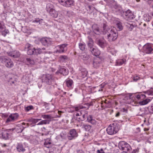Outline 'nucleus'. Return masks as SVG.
<instances>
[{
	"label": "nucleus",
	"mask_w": 153,
	"mask_h": 153,
	"mask_svg": "<svg viewBox=\"0 0 153 153\" xmlns=\"http://www.w3.org/2000/svg\"><path fill=\"white\" fill-rule=\"evenodd\" d=\"M42 52V51L41 49L40 48H35V54H40Z\"/></svg>",
	"instance_id": "45"
},
{
	"label": "nucleus",
	"mask_w": 153,
	"mask_h": 153,
	"mask_svg": "<svg viewBox=\"0 0 153 153\" xmlns=\"http://www.w3.org/2000/svg\"><path fill=\"white\" fill-rule=\"evenodd\" d=\"M11 129L3 130L0 132V137L4 140L8 139L9 134L8 132Z\"/></svg>",
	"instance_id": "13"
},
{
	"label": "nucleus",
	"mask_w": 153,
	"mask_h": 153,
	"mask_svg": "<svg viewBox=\"0 0 153 153\" xmlns=\"http://www.w3.org/2000/svg\"><path fill=\"white\" fill-rule=\"evenodd\" d=\"M97 153H104V152L102 149H101L100 151L99 150H97Z\"/></svg>",
	"instance_id": "59"
},
{
	"label": "nucleus",
	"mask_w": 153,
	"mask_h": 153,
	"mask_svg": "<svg viewBox=\"0 0 153 153\" xmlns=\"http://www.w3.org/2000/svg\"><path fill=\"white\" fill-rule=\"evenodd\" d=\"M140 79V77L138 76H136L133 77V80L134 82H137L138 80Z\"/></svg>",
	"instance_id": "50"
},
{
	"label": "nucleus",
	"mask_w": 153,
	"mask_h": 153,
	"mask_svg": "<svg viewBox=\"0 0 153 153\" xmlns=\"http://www.w3.org/2000/svg\"><path fill=\"white\" fill-rule=\"evenodd\" d=\"M101 61L100 58H98L94 60L93 62V65L94 68H97L101 65Z\"/></svg>",
	"instance_id": "18"
},
{
	"label": "nucleus",
	"mask_w": 153,
	"mask_h": 153,
	"mask_svg": "<svg viewBox=\"0 0 153 153\" xmlns=\"http://www.w3.org/2000/svg\"><path fill=\"white\" fill-rule=\"evenodd\" d=\"M59 72L61 74H62L64 76H66L68 74V70L64 68H61L59 69Z\"/></svg>",
	"instance_id": "27"
},
{
	"label": "nucleus",
	"mask_w": 153,
	"mask_h": 153,
	"mask_svg": "<svg viewBox=\"0 0 153 153\" xmlns=\"http://www.w3.org/2000/svg\"><path fill=\"white\" fill-rule=\"evenodd\" d=\"M26 60L28 63L30 65H33L34 64V61L33 59L30 58H27Z\"/></svg>",
	"instance_id": "44"
},
{
	"label": "nucleus",
	"mask_w": 153,
	"mask_h": 153,
	"mask_svg": "<svg viewBox=\"0 0 153 153\" xmlns=\"http://www.w3.org/2000/svg\"><path fill=\"white\" fill-rule=\"evenodd\" d=\"M125 25L127 28L130 31H131L134 27V26L131 22H130L129 23L126 22Z\"/></svg>",
	"instance_id": "29"
},
{
	"label": "nucleus",
	"mask_w": 153,
	"mask_h": 153,
	"mask_svg": "<svg viewBox=\"0 0 153 153\" xmlns=\"http://www.w3.org/2000/svg\"><path fill=\"white\" fill-rule=\"evenodd\" d=\"M68 59V57L65 55L60 56L59 57V60L61 62H65Z\"/></svg>",
	"instance_id": "32"
},
{
	"label": "nucleus",
	"mask_w": 153,
	"mask_h": 153,
	"mask_svg": "<svg viewBox=\"0 0 153 153\" xmlns=\"http://www.w3.org/2000/svg\"><path fill=\"white\" fill-rule=\"evenodd\" d=\"M78 134L76 130L73 129L71 130L68 135V138L69 140H71L74 139L78 136Z\"/></svg>",
	"instance_id": "11"
},
{
	"label": "nucleus",
	"mask_w": 153,
	"mask_h": 153,
	"mask_svg": "<svg viewBox=\"0 0 153 153\" xmlns=\"http://www.w3.org/2000/svg\"><path fill=\"white\" fill-rule=\"evenodd\" d=\"M90 51L91 52L92 55L95 56H99L100 53V51L96 46L90 50Z\"/></svg>",
	"instance_id": "17"
},
{
	"label": "nucleus",
	"mask_w": 153,
	"mask_h": 153,
	"mask_svg": "<svg viewBox=\"0 0 153 153\" xmlns=\"http://www.w3.org/2000/svg\"><path fill=\"white\" fill-rule=\"evenodd\" d=\"M42 19H39V18L36 19L35 20L33 21V22H36L37 23L40 24L42 22Z\"/></svg>",
	"instance_id": "46"
},
{
	"label": "nucleus",
	"mask_w": 153,
	"mask_h": 153,
	"mask_svg": "<svg viewBox=\"0 0 153 153\" xmlns=\"http://www.w3.org/2000/svg\"><path fill=\"white\" fill-rule=\"evenodd\" d=\"M135 97L138 100H142L145 98L146 96L144 94H139L135 96Z\"/></svg>",
	"instance_id": "39"
},
{
	"label": "nucleus",
	"mask_w": 153,
	"mask_h": 153,
	"mask_svg": "<svg viewBox=\"0 0 153 153\" xmlns=\"http://www.w3.org/2000/svg\"><path fill=\"white\" fill-rule=\"evenodd\" d=\"M107 26L105 24H104L103 25V28L104 31L106 33H108L107 38L109 42H112L115 40L118 36V33L115 29H108Z\"/></svg>",
	"instance_id": "1"
},
{
	"label": "nucleus",
	"mask_w": 153,
	"mask_h": 153,
	"mask_svg": "<svg viewBox=\"0 0 153 153\" xmlns=\"http://www.w3.org/2000/svg\"><path fill=\"white\" fill-rule=\"evenodd\" d=\"M50 140L48 139H47L45 140L44 145L45 146L48 148H49L50 146V145L51 144V143L49 141Z\"/></svg>",
	"instance_id": "40"
},
{
	"label": "nucleus",
	"mask_w": 153,
	"mask_h": 153,
	"mask_svg": "<svg viewBox=\"0 0 153 153\" xmlns=\"http://www.w3.org/2000/svg\"><path fill=\"white\" fill-rule=\"evenodd\" d=\"M126 62V60L123 59H118L116 60V65L117 66L121 65Z\"/></svg>",
	"instance_id": "33"
},
{
	"label": "nucleus",
	"mask_w": 153,
	"mask_h": 153,
	"mask_svg": "<svg viewBox=\"0 0 153 153\" xmlns=\"http://www.w3.org/2000/svg\"><path fill=\"white\" fill-rule=\"evenodd\" d=\"M123 16V17L126 20H131L134 18V15L129 10H128L126 12H124Z\"/></svg>",
	"instance_id": "10"
},
{
	"label": "nucleus",
	"mask_w": 153,
	"mask_h": 153,
	"mask_svg": "<svg viewBox=\"0 0 153 153\" xmlns=\"http://www.w3.org/2000/svg\"><path fill=\"white\" fill-rule=\"evenodd\" d=\"M42 82H44L48 85L51 84L54 82L53 77L49 74L44 75L42 77Z\"/></svg>",
	"instance_id": "5"
},
{
	"label": "nucleus",
	"mask_w": 153,
	"mask_h": 153,
	"mask_svg": "<svg viewBox=\"0 0 153 153\" xmlns=\"http://www.w3.org/2000/svg\"><path fill=\"white\" fill-rule=\"evenodd\" d=\"M82 90L79 88H76L75 89V91L77 93H80Z\"/></svg>",
	"instance_id": "53"
},
{
	"label": "nucleus",
	"mask_w": 153,
	"mask_h": 153,
	"mask_svg": "<svg viewBox=\"0 0 153 153\" xmlns=\"http://www.w3.org/2000/svg\"><path fill=\"white\" fill-rule=\"evenodd\" d=\"M33 109V106L32 105L28 106L25 107V109L27 111H28L30 110Z\"/></svg>",
	"instance_id": "47"
},
{
	"label": "nucleus",
	"mask_w": 153,
	"mask_h": 153,
	"mask_svg": "<svg viewBox=\"0 0 153 153\" xmlns=\"http://www.w3.org/2000/svg\"><path fill=\"white\" fill-rule=\"evenodd\" d=\"M82 127L86 131H89L91 130L92 126L89 125L85 124L83 125Z\"/></svg>",
	"instance_id": "37"
},
{
	"label": "nucleus",
	"mask_w": 153,
	"mask_h": 153,
	"mask_svg": "<svg viewBox=\"0 0 153 153\" xmlns=\"http://www.w3.org/2000/svg\"><path fill=\"white\" fill-rule=\"evenodd\" d=\"M48 13L51 16L54 18H56L58 15V12L55 9L50 11Z\"/></svg>",
	"instance_id": "24"
},
{
	"label": "nucleus",
	"mask_w": 153,
	"mask_h": 153,
	"mask_svg": "<svg viewBox=\"0 0 153 153\" xmlns=\"http://www.w3.org/2000/svg\"><path fill=\"white\" fill-rule=\"evenodd\" d=\"M87 122L93 125H96L97 122L93 118V117L92 115H89V116H87Z\"/></svg>",
	"instance_id": "19"
},
{
	"label": "nucleus",
	"mask_w": 153,
	"mask_h": 153,
	"mask_svg": "<svg viewBox=\"0 0 153 153\" xmlns=\"http://www.w3.org/2000/svg\"><path fill=\"white\" fill-rule=\"evenodd\" d=\"M8 54L9 56L13 57V55L14 54V51L8 52Z\"/></svg>",
	"instance_id": "56"
},
{
	"label": "nucleus",
	"mask_w": 153,
	"mask_h": 153,
	"mask_svg": "<svg viewBox=\"0 0 153 153\" xmlns=\"http://www.w3.org/2000/svg\"><path fill=\"white\" fill-rule=\"evenodd\" d=\"M92 29L93 32L96 34H99L100 30L98 25L97 24H94L92 26Z\"/></svg>",
	"instance_id": "25"
},
{
	"label": "nucleus",
	"mask_w": 153,
	"mask_h": 153,
	"mask_svg": "<svg viewBox=\"0 0 153 153\" xmlns=\"http://www.w3.org/2000/svg\"><path fill=\"white\" fill-rule=\"evenodd\" d=\"M89 41L88 43V45L89 51L95 46L94 45V42L92 39L90 38H89Z\"/></svg>",
	"instance_id": "28"
},
{
	"label": "nucleus",
	"mask_w": 153,
	"mask_h": 153,
	"mask_svg": "<svg viewBox=\"0 0 153 153\" xmlns=\"http://www.w3.org/2000/svg\"><path fill=\"white\" fill-rule=\"evenodd\" d=\"M67 44H63L60 45H58L56 47V52L57 53H64L67 50Z\"/></svg>",
	"instance_id": "14"
},
{
	"label": "nucleus",
	"mask_w": 153,
	"mask_h": 153,
	"mask_svg": "<svg viewBox=\"0 0 153 153\" xmlns=\"http://www.w3.org/2000/svg\"><path fill=\"white\" fill-rule=\"evenodd\" d=\"M117 27L119 31L123 30V27L122 25V23L118 21L116 23Z\"/></svg>",
	"instance_id": "36"
},
{
	"label": "nucleus",
	"mask_w": 153,
	"mask_h": 153,
	"mask_svg": "<svg viewBox=\"0 0 153 153\" xmlns=\"http://www.w3.org/2000/svg\"><path fill=\"white\" fill-rule=\"evenodd\" d=\"M146 93L148 95H153V90H150L149 91H148L146 92Z\"/></svg>",
	"instance_id": "52"
},
{
	"label": "nucleus",
	"mask_w": 153,
	"mask_h": 153,
	"mask_svg": "<svg viewBox=\"0 0 153 153\" xmlns=\"http://www.w3.org/2000/svg\"><path fill=\"white\" fill-rule=\"evenodd\" d=\"M80 57L83 60H87L89 58V56L87 53H84L81 55Z\"/></svg>",
	"instance_id": "38"
},
{
	"label": "nucleus",
	"mask_w": 153,
	"mask_h": 153,
	"mask_svg": "<svg viewBox=\"0 0 153 153\" xmlns=\"http://www.w3.org/2000/svg\"><path fill=\"white\" fill-rule=\"evenodd\" d=\"M65 134L64 133H61L60 134V136L62 139H65Z\"/></svg>",
	"instance_id": "55"
},
{
	"label": "nucleus",
	"mask_w": 153,
	"mask_h": 153,
	"mask_svg": "<svg viewBox=\"0 0 153 153\" xmlns=\"http://www.w3.org/2000/svg\"><path fill=\"white\" fill-rule=\"evenodd\" d=\"M79 72L83 78L86 76L88 74V71L86 70L84 68H82L81 70H79Z\"/></svg>",
	"instance_id": "23"
},
{
	"label": "nucleus",
	"mask_w": 153,
	"mask_h": 153,
	"mask_svg": "<svg viewBox=\"0 0 153 153\" xmlns=\"http://www.w3.org/2000/svg\"><path fill=\"white\" fill-rule=\"evenodd\" d=\"M119 147L120 149L125 152L129 151L131 149L130 145L124 141L120 142L119 143Z\"/></svg>",
	"instance_id": "3"
},
{
	"label": "nucleus",
	"mask_w": 153,
	"mask_h": 153,
	"mask_svg": "<svg viewBox=\"0 0 153 153\" xmlns=\"http://www.w3.org/2000/svg\"><path fill=\"white\" fill-rule=\"evenodd\" d=\"M33 122L35 123H36L37 122H38V120H36V119H34L33 120Z\"/></svg>",
	"instance_id": "64"
},
{
	"label": "nucleus",
	"mask_w": 153,
	"mask_h": 153,
	"mask_svg": "<svg viewBox=\"0 0 153 153\" xmlns=\"http://www.w3.org/2000/svg\"><path fill=\"white\" fill-rule=\"evenodd\" d=\"M0 61L5 64V66L8 68H11L13 66V63L11 60L5 56H1L0 58Z\"/></svg>",
	"instance_id": "4"
},
{
	"label": "nucleus",
	"mask_w": 153,
	"mask_h": 153,
	"mask_svg": "<svg viewBox=\"0 0 153 153\" xmlns=\"http://www.w3.org/2000/svg\"><path fill=\"white\" fill-rule=\"evenodd\" d=\"M143 52L147 54H150L153 51V48L152 44L147 43L144 45L143 47Z\"/></svg>",
	"instance_id": "9"
},
{
	"label": "nucleus",
	"mask_w": 153,
	"mask_h": 153,
	"mask_svg": "<svg viewBox=\"0 0 153 153\" xmlns=\"http://www.w3.org/2000/svg\"><path fill=\"white\" fill-rule=\"evenodd\" d=\"M8 82L10 83V84H14L15 81L13 80V79L12 77L10 78V79L8 80Z\"/></svg>",
	"instance_id": "51"
},
{
	"label": "nucleus",
	"mask_w": 153,
	"mask_h": 153,
	"mask_svg": "<svg viewBox=\"0 0 153 153\" xmlns=\"http://www.w3.org/2000/svg\"><path fill=\"white\" fill-rule=\"evenodd\" d=\"M79 47L80 49L82 51L85 50V45L84 43H80L79 44Z\"/></svg>",
	"instance_id": "41"
},
{
	"label": "nucleus",
	"mask_w": 153,
	"mask_h": 153,
	"mask_svg": "<svg viewBox=\"0 0 153 153\" xmlns=\"http://www.w3.org/2000/svg\"><path fill=\"white\" fill-rule=\"evenodd\" d=\"M61 5L66 7H70L74 4V0H58Z\"/></svg>",
	"instance_id": "6"
},
{
	"label": "nucleus",
	"mask_w": 153,
	"mask_h": 153,
	"mask_svg": "<svg viewBox=\"0 0 153 153\" xmlns=\"http://www.w3.org/2000/svg\"><path fill=\"white\" fill-rule=\"evenodd\" d=\"M97 44L102 48H104L107 45V43L103 39H99L97 41Z\"/></svg>",
	"instance_id": "22"
},
{
	"label": "nucleus",
	"mask_w": 153,
	"mask_h": 153,
	"mask_svg": "<svg viewBox=\"0 0 153 153\" xmlns=\"http://www.w3.org/2000/svg\"><path fill=\"white\" fill-rule=\"evenodd\" d=\"M150 112L151 113L153 114V104L151 105L149 108Z\"/></svg>",
	"instance_id": "54"
},
{
	"label": "nucleus",
	"mask_w": 153,
	"mask_h": 153,
	"mask_svg": "<svg viewBox=\"0 0 153 153\" xmlns=\"http://www.w3.org/2000/svg\"><path fill=\"white\" fill-rule=\"evenodd\" d=\"M25 125V123H22L21 124L19 125V126L17 127L16 128L18 132H22L25 128L28 126H29L28 123L26 124V126L24 127L22 126L23 125Z\"/></svg>",
	"instance_id": "21"
},
{
	"label": "nucleus",
	"mask_w": 153,
	"mask_h": 153,
	"mask_svg": "<svg viewBox=\"0 0 153 153\" xmlns=\"http://www.w3.org/2000/svg\"><path fill=\"white\" fill-rule=\"evenodd\" d=\"M41 117L44 119L49 120L51 118V116L49 115L42 114L41 116Z\"/></svg>",
	"instance_id": "48"
},
{
	"label": "nucleus",
	"mask_w": 153,
	"mask_h": 153,
	"mask_svg": "<svg viewBox=\"0 0 153 153\" xmlns=\"http://www.w3.org/2000/svg\"><path fill=\"white\" fill-rule=\"evenodd\" d=\"M151 100L149 99H147L139 102V104L140 105H144L148 104L150 102Z\"/></svg>",
	"instance_id": "31"
},
{
	"label": "nucleus",
	"mask_w": 153,
	"mask_h": 153,
	"mask_svg": "<svg viewBox=\"0 0 153 153\" xmlns=\"http://www.w3.org/2000/svg\"><path fill=\"white\" fill-rule=\"evenodd\" d=\"M108 5L112 8H114L120 10L121 7L119 5L117 4V2L113 0H104Z\"/></svg>",
	"instance_id": "7"
},
{
	"label": "nucleus",
	"mask_w": 153,
	"mask_h": 153,
	"mask_svg": "<svg viewBox=\"0 0 153 153\" xmlns=\"http://www.w3.org/2000/svg\"><path fill=\"white\" fill-rule=\"evenodd\" d=\"M118 131V128L116 126L114 125H110L106 129L107 133L110 135H113L116 134Z\"/></svg>",
	"instance_id": "8"
},
{
	"label": "nucleus",
	"mask_w": 153,
	"mask_h": 153,
	"mask_svg": "<svg viewBox=\"0 0 153 153\" xmlns=\"http://www.w3.org/2000/svg\"><path fill=\"white\" fill-rule=\"evenodd\" d=\"M40 41L42 45L46 46L50 45L52 42L51 39L47 37L42 38L41 39Z\"/></svg>",
	"instance_id": "12"
},
{
	"label": "nucleus",
	"mask_w": 153,
	"mask_h": 153,
	"mask_svg": "<svg viewBox=\"0 0 153 153\" xmlns=\"http://www.w3.org/2000/svg\"><path fill=\"white\" fill-rule=\"evenodd\" d=\"M16 149L17 151L19 152H24L25 150L23 145L20 144L18 145L16 147Z\"/></svg>",
	"instance_id": "30"
},
{
	"label": "nucleus",
	"mask_w": 153,
	"mask_h": 153,
	"mask_svg": "<svg viewBox=\"0 0 153 153\" xmlns=\"http://www.w3.org/2000/svg\"><path fill=\"white\" fill-rule=\"evenodd\" d=\"M26 47L28 49L27 51V53L29 55L35 54V48H32L31 45L30 44H27L26 45Z\"/></svg>",
	"instance_id": "16"
},
{
	"label": "nucleus",
	"mask_w": 153,
	"mask_h": 153,
	"mask_svg": "<svg viewBox=\"0 0 153 153\" xmlns=\"http://www.w3.org/2000/svg\"><path fill=\"white\" fill-rule=\"evenodd\" d=\"M1 33L3 36H5L7 34L9 33V31L8 30L4 29L3 30H2Z\"/></svg>",
	"instance_id": "43"
},
{
	"label": "nucleus",
	"mask_w": 153,
	"mask_h": 153,
	"mask_svg": "<svg viewBox=\"0 0 153 153\" xmlns=\"http://www.w3.org/2000/svg\"><path fill=\"white\" fill-rule=\"evenodd\" d=\"M5 28L3 24L0 23V33L2 30H3Z\"/></svg>",
	"instance_id": "49"
},
{
	"label": "nucleus",
	"mask_w": 153,
	"mask_h": 153,
	"mask_svg": "<svg viewBox=\"0 0 153 153\" xmlns=\"http://www.w3.org/2000/svg\"><path fill=\"white\" fill-rule=\"evenodd\" d=\"M63 113V112L62 111H58V113L59 114V115L57 117H60L61 114Z\"/></svg>",
	"instance_id": "58"
},
{
	"label": "nucleus",
	"mask_w": 153,
	"mask_h": 153,
	"mask_svg": "<svg viewBox=\"0 0 153 153\" xmlns=\"http://www.w3.org/2000/svg\"><path fill=\"white\" fill-rule=\"evenodd\" d=\"M143 19L144 21L149 22L151 19V17L148 14H145L143 16Z\"/></svg>",
	"instance_id": "34"
},
{
	"label": "nucleus",
	"mask_w": 153,
	"mask_h": 153,
	"mask_svg": "<svg viewBox=\"0 0 153 153\" xmlns=\"http://www.w3.org/2000/svg\"><path fill=\"white\" fill-rule=\"evenodd\" d=\"M67 86L70 89H72L74 86V82L72 80L68 79L65 81Z\"/></svg>",
	"instance_id": "20"
},
{
	"label": "nucleus",
	"mask_w": 153,
	"mask_h": 153,
	"mask_svg": "<svg viewBox=\"0 0 153 153\" xmlns=\"http://www.w3.org/2000/svg\"><path fill=\"white\" fill-rule=\"evenodd\" d=\"M77 153H85L82 150H79L77 151Z\"/></svg>",
	"instance_id": "60"
},
{
	"label": "nucleus",
	"mask_w": 153,
	"mask_h": 153,
	"mask_svg": "<svg viewBox=\"0 0 153 153\" xmlns=\"http://www.w3.org/2000/svg\"><path fill=\"white\" fill-rule=\"evenodd\" d=\"M20 53L19 51H14V54L13 55V57L16 58L19 56Z\"/></svg>",
	"instance_id": "42"
},
{
	"label": "nucleus",
	"mask_w": 153,
	"mask_h": 153,
	"mask_svg": "<svg viewBox=\"0 0 153 153\" xmlns=\"http://www.w3.org/2000/svg\"><path fill=\"white\" fill-rule=\"evenodd\" d=\"M147 2L148 4H151L153 2V0H148Z\"/></svg>",
	"instance_id": "61"
},
{
	"label": "nucleus",
	"mask_w": 153,
	"mask_h": 153,
	"mask_svg": "<svg viewBox=\"0 0 153 153\" xmlns=\"http://www.w3.org/2000/svg\"><path fill=\"white\" fill-rule=\"evenodd\" d=\"M133 94H129V98L130 99H132L133 97H132V95Z\"/></svg>",
	"instance_id": "62"
},
{
	"label": "nucleus",
	"mask_w": 153,
	"mask_h": 153,
	"mask_svg": "<svg viewBox=\"0 0 153 153\" xmlns=\"http://www.w3.org/2000/svg\"><path fill=\"white\" fill-rule=\"evenodd\" d=\"M46 9L48 13L54 9V6L52 4L49 3L47 4Z\"/></svg>",
	"instance_id": "26"
},
{
	"label": "nucleus",
	"mask_w": 153,
	"mask_h": 153,
	"mask_svg": "<svg viewBox=\"0 0 153 153\" xmlns=\"http://www.w3.org/2000/svg\"><path fill=\"white\" fill-rule=\"evenodd\" d=\"M82 107L79 106L75 107L74 109L76 111L74 113V115L76 117V120L79 121H83L87 118L88 115L87 111L81 110Z\"/></svg>",
	"instance_id": "2"
},
{
	"label": "nucleus",
	"mask_w": 153,
	"mask_h": 153,
	"mask_svg": "<svg viewBox=\"0 0 153 153\" xmlns=\"http://www.w3.org/2000/svg\"><path fill=\"white\" fill-rule=\"evenodd\" d=\"M19 115L17 113L11 114L7 119L6 122L8 123L14 122L17 119Z\"/></svg>",
	"instance_id": "15"
},
{
	"label": "nucleus",
	"mask_w": 153,
	"mask_h": 153,
	"mask_svg": "<svg viewBox=\"0 0 153 153\" xmlns=\"http://www.w3.org/2000/svg\"><path fill=\"white\" fill-rule=\"evenodd\" d=\"M50 122V120H42L38 123L37 125H40L49 124Z\"/></svg>",
	"instance_id": "35"
},
{
	"label": "nucleus",
	"mask_w": 153,
	"mask_h": 153,
	"mask_svg": "<svg viewBox=\"0 0 153 153\" xmlns=\"http://www.w3.org/2000/svg\"><path fill=\"white\" fill-rule=\"evenodd\" d=\"M139 151V148H137L136 149L133 150L131 153H136L138 152Z\"/></svg>",
	"instance_id": "57"
},
{
	"label": "nucleus",
	"mask_w": 153,
	"mask_h": 153,
	"mask_svg": "<svg viewBox=\"0 0 153 153\" xmlns=\"http://www.w3.org/2000/svg\"><path fill=\"white\" fill-rule=\"evenodd\" d=\"M123 112H125L126 113L127 112V110L126 109H125V108H123Z\"/></svg>",
	"instance_id": "63"
}]
</instances>
